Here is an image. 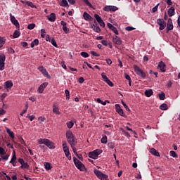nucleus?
<instances>
[{
  "label": "nucleus",
  "mask_w": 180,
  "mask_h": 180,
  "mask_svg": "<svg viewBox=\"0 0 180 180\" xmlns=\"http://www.w3.org/2000/svg\"><path fill=\"white\" fill-rule=\"evenodd\" d=\"M5 43H6V39L0 36V50L4 47Z\"/></svg>",
  "instance_id": "22"
},
{
  "label": "nucleus",
  "mask_w": 180,
  "mask_h": 180,
  "mask_svg": "<svg viewBox=\"0 0 180 180\" xmlns=\"http://www.w3.org/2000/svg\"><path fill=\"white\" fill-rule=\"evenodd\" d=\"M102 154V150L101 149H96L92 152H89V157L90 158H93V160H96L98 158V155Z\"/></svg>",
  "instance_id": "4"
},
{
  "label": "nucleus",
  "mask_w": 180,
  "mask_h": 180,
  "mask_svg": "<svg viewBox=\"0 0 180 180\" xmlns=\"http://www.w3.org/2000/svg\"><path fill=\"white\" fill-rule=\"evenodd\" d=\"M90 53L91 54V56H94V57H100L101 55L94 51H91Z\"/></svg>",
  "instance_id": "40"
},
{
  "label": "nucleus",
  "mask_w": 180,
  "mask_h": 180,
  "mask_svg": "<svg viewBox=\"0 0 180 180\" xmlns=\"http://www.w3.org/2000/svg\"><path fill=\"white\" fill-rule=\"evenodd\" d=\"M60 6H63V8L68 7V1H67V0H62L60 3Z\"/></svg>",
  "instance_id": "28"
},
{
  "label": "nucleus",
  "mask_w": 180,
  "mask_h": 180,
  "mask_svg": "<svg viewBox=\"0 0 180 180\" xmlns=\"http://www.w3.org/2000/svg\"><path fill=\"white\" fill-rule=\"evenodd\" d=\"M63 151L65 153H70V148H68V146H67V142L66 141H63Z\"/></svg>",
  "instance_id": "19"
},
{
  "label": "nucleus",
  "mask_w": 180,
  "mask_h": 180,
  "mask_svg": "<svg viewBox=\"0 0 180 180\" xmlns=\"http://www.w3.org/2000/svg\"><path fill=\"white\" fill-rule=\"evenodd\" d=\"M39 71H40V72H41V74L44 75V77H46V78H51V76H50V75H49V72H47V70H46V68H44L43 66H39L38 68Z\"/></svg>",
  "instance_id": "9"
},
{
  "label": "nucleus",
  "mask_w": 180,
  "mask_h": 180,
  "mask_svg": "<svg viewBox=\"0 0 180 180\" xmlns=\"http://www.w3.org/2000/svg\"><path fill=\"white\" fill-rule=\"evenodd\" d=\"M93 30H94V32H96V33L101 32V28L98 25H94Z\"/></svg>",
  "instance_id": "34"
},
{
  "label": "nucleus",
  "mask_w": 180,
  "mask_h": 180,
  "mask_svg": "<svg viewBox=\"0 0 180 180\" xmlns=\"http://www.w3.org/2000/svg\"><path fill=\"white\" fill-rule=\"evenodd\" d=\"M41 37H42V39H44V37H46V30L41 29Z\"/></svg>",
  "instance_id": "46"
},
{
  "label": "nucleus",
  "mask_w": 180,
  "mask_h": 180,
  "mask_svg": "<svg viewBox=\"0 0 180 180\" xmlns=\"http://www.w3.org/2000/svg\"><path fill=\"white\" fill-rule=\"evenodd\" d=\"M83 1L86 4V5H87V6H89V8H92V4H91L89 1L88 0H83Z\"/></svg>",
  "instance_id": "52"
},
{
  "label": "nucleus",
  "mask_w": 180,
  "mask_h": 180,
  "mask_svg": "<svg viewBox=\"0 0 180 180\" xmlns=\"http://www.w3.org/2000/svg\"><path fill=\"white\" fill-rule=\"evenodd\" d=\"M5 153H6L5 149H4V148H2V147H0V154H1V155H4Z\"/></svg>",
  "instance_id": "59"
},
{
  "label": "nucleus",
  "mask_w": 180,
  "mask_h": 180,
  "mask_svg": "<svg viewBox=\"0 0 180 180\" xmlns=\"http://www.w3.org/2000/svg\"><path fill=\"white\" fill-rule=\"evenodd\" d=\"M65 156L67 157L68 160H71V155L70 154V152L65 153Z\"/></svg>",
  "instance_id": "62"
},
{
  "label": "nucleus",
  "mask_w": 180,
  "mask_h": 180,
  "mask_svg": "<svg viewBox=\"0 0 180 180\" xmlns=\"http://www.w3.org/2000/svg\"><path fill=\"white\" fill-rule=\"evenodd\" d=\"M158 96L160 101H164V99H165V93L159 94Z\"/></svg>",
  "instance_id": "37"
},
{
  "label": "nucleus",
  "mask_w": 180,
  "mask_h": 180,
  "mask_svg": "<svg viewBox=\"0 0 180 180\" xmlns=\"http://www.w3.org/2000/svg\"><path fill=\"white\" fill-rule=\"evenodd\" d=\"M134 70L135 72L137 74V75H139V77H141V78H146V72H144L143 70L140 69L139 66L134 65Z\"/></svg>",
  "instance_id": "5"
},
{
  "label": "nucleus",
  "mask_w": 180,
  "mask_h": 180,
  "mask_svg": "<svg viewBox=\"0 0 180 180\" xmlns=\"http://www.w3.org/2000/svg\"><path fill=\"white\" fill-rule=\"evenodd\" d=\"M101 44H102L103 46H108V41H106V40H102V41H101Z\"/></svg>",
  "instance_id": "64"
},
{
  "label": "nucleus",
  "mask_w": 180,
  "mask_h": 180,
  "mask_svg": "<svg viewBox=\"0 0 180 180\" xmlns=\"http://www.w3.org/2000/svg\"><path fill=\"white\" fill-rule=\"evenodd\" d=\"M160 6V4H158L155 7L153 8L152 11L155 13V12H157L158 11V6Z\"/></svg>",
  "instance_id": "53"
},
{
  "label": "nucleus",
  "mask_w": 180,
  "mask_h": 180,
  "mask_svg": "<svg viewBox=\"0 0 180 180\" xmlns=\"http://www.w3.org/2000/svg\"><path fill=\"white\" fill-rule=\"evenodd\" d=\"M83 17L85 19V20H91V19L92 18L91 15L86 12H84L83 13Z\"/></svg>",
  "instance_id": "25"
},
{
  "label": "nucleus",
  "mask_w": 180,
  "mask_h": 180,
  "mask_svg": "<svg viewBox=\"0 0 180 180\" xmlns=\"http://www.w3.org/2000/svg\"><path fill=\"white\" fill-rule=\"evenodd\" d=\"M94 18L97 22L102 19V18H101V16H99V15H98V14H94Z\"/></svg>",
  "instance_id": "56"
},
{
  "label": "nucleus",
  "mask_w": 180,
  "mask_h": 180,
  "mask_svg": "<svg viewBox=\"0 0 180 180\" xmlns=\"http://www.w3.org/2000/svg\"><path fill=\"white\" fill-rule=\"evenodd\" d=\"M10 164H12L13 167H16V153L15 152L10 161Z\"/></svg>",
  "instance_id": "17"
},
{
  "label": "nucleus",
  "mask_w": 180,
  "mask_h": 180,
  "mask_svg": "<svg viewBox=\"0 0 180 180\" xmlns=\"http://www.w3.org/2000/svg\"><path fill=\"white\" fill-rule=\"evenodd\" d=\"M160 109L161 110H168V105H167L165 103H163V104L160 105Z\"/></svg>",
  "instance_id": "31"
},
{
  "label": "nucleus",
  "mask_w": 180,
  "mask_h": 180,
  "mask_svg": "<svg viewBox=\"0 0 180 180\" xmlns=\"http://www.w3.org/2000/svg\"><path fill=\"white\" fill-rule=\"evenodd\" d=\"M150 153H151L153 155H155V157H160V153L154 148H150Z\"/></svg>",
  "instance_id": "21"
},
{
  "label": "nucleus",
  "mask_w": 180,
  "mask_h": 180,
  "mask_svg": "<svg viewBox=\"0 0 180 180\" xmlns=\"http://www.w3.org/2000/svg\"><path fill=\"white\" fill-rule=\"evenodd\" d=\"M10 18H11V23H13V25H15L16 27L19 28L20 27L19 22L18 21V20H16L15 16L12 15V13H10Z\"/></svg>",
  "instance_id": "10"
},
{
  "label": "nucleus",
  "mask_w": 180,
  "mask_h": 180,
  "mask_svg": "<svg viewBox=\"0 0 180 180\" xmlns=\"http://www.w3.org/2000/svg\"><path fill=\"white\" fill-rule=\"evenodd\" d=\"M80 55L82 57H84V58H88V57H89V54H88L86 52H81Z\"/></svg>",
  "instance_id": "38"
},
{
  "label": "nucleus",
  "mask_w": 180,
  "mask_h": 180,
  "mask_svg": "<svg viewBox=\"0 0 180 180\" xmlns=\"http://www.w3.org/2000/svg\"><path fill=\"white\" fill-rule=\"evenodd\" d=\"M73 162L77 167V169L79 171H84L85 169V165L81 161H79L77 158L73 157Z\"/></svg>",
  "instance_id": "3"
},
{
  "label": "nucleus",
  "mask_w": 180,
  "mask_h": 180,
  "mask_svg": "<svg viewBox=\"0 0 180 180\" xmlns=\"http://www.w3.org/2000/svg\"><path fill=\"white\" fill-rule=\"evenodd\" d=\"M18 161L20 164V168H22V169H29V164L25 162L23 158H20Z\"/></svg>",
  "instance_id": "7"
},
{
  "label": "nucleus",
  "mask_w": 180,
  "mask_h": 180,
  "mask_svg": "<svg viewBox=\"0 0 180 180\" xmlns=\"http://www.w3.org/2000/svg\"><path fill=\"white\" fill-rule=\"evenodd\" d=\"M158 68H160V71L162 72H165V71H167V70L165 69L166 65L164 62L160 61L158 64Z\"/></svg>",
  "instance_id": "15"
},
{
  "label": "nucleus",
  "mask_w": 180,
  "mask_h": 180,
  "mask_svg": "<svg viewBox=\"0 0 180 180\" xmlns=\"http://www.w3.org/2000/svg\"><path fill=\"white\" fill-rule=\"evenodd\" d=\"M134 29L136 28L129 26L125 28V30H127V32H131V30H134Z\"/></svg>",
  "instance_id": "55"
},
{
  "label": "nucleus",
  "mask_w": 180,
  "mask_h": 180,
  "mask_svg": "<svg viewBox=\"0 0 180 180\" xmlns=\"http://www.w3.org/2000/svg\"><path fill=\"white\" fill-rule=\"evenodd\" d=\"M103 11H105V12H110V11H111V6H105L103 8Z\"/></svg>",
  "instance_id": "45"
},
{
  "label": "nucleus",
  "mask_w": 180,
  "mask_h": 180,
  "mask_svg": "<svg viewBox=\"0 0 180 180\" xmlns=\"http://www.w3.org/2000/svg\"><path fill=\"white\" fill-rule=\"evenodd\" d=\"M107 26L108 27V29H110V30H112L115 34H119V31H117V28H116V27L113 26V25H112L111 23H108Z\"/></svg>",
  "instance_id": "12"
},
{
  "label": "nucleus",
  "mask_w": 180,
  "mask_h": 180,
  "mask_svg": "<svg viewBox=\"0 0 180 180\" xmlns=\"http://www.w3.org/2000/svg\"><path fill=\"white\" fill-rule=\"evenodd\" d=\"M5 70V62H0V71Z\"/></svg>",
  "instance_id": "41"
},
{
  "label": "nucleus",
  "mask_w": 180,
  "mask_h": 180,
  "mask_svg": "<svg viewBox=\"0 0 180 180\" xmlns=\"http://www.w3.org/2000/svg\"><path fill=\"white\" fill-rule=\"evenodd\" d=\"M174 29V25H172V19L169 18L167 24V31L172 30Z\"/></svg>",
  "instance_id": "13"
},
{
  "label": "nucleus",
  "mask_w": 180,
  "mask_h": 180,
  "mask_svg": "<svg viewBox=\"0 0 180 180\" xmlns=\"http://www.w3.org/2000/svg\"><path fill=\"white\" fill-rule=\"evenodd\" d=\"M46 120V118L43 117H39L38 118V121L39 123H43V122H44Z\"/></svg>",
  "instance_id": "57"
},
{
  "label": "nucleus",
  "mask_w": 180,
  "mask_h": 180,
  "mask_svg": "<svg viewBox=\"0 0 180 180\" xmlns=\"http://www.w3.org/2000/svg\"><path fill=\"white\" fill-rule=\"evenodd\" d=\"M44 167H45V169H46V171H49V169H51V168H53V167H51V164H50V162H45Z\"/></svg>",
  "instance_id": "29"
},
{
  "label": "nucleus",
  "mask_w": 180,
  "mask_h": 180,
  "mask_svg": "<svg viewBox=\"0 0 180 180\" xmlns=\"http://www.w3.org/2000/svg\"><path fill=\"white\" fill-rule=\"evenodd\" d=\"M94 174L98 176L99 179L101 180H108V175L102 173L101 171L98 169H94Z\"/></svg>",
  "instance_id": "6"
},
{
  "label": "nucleus",
  "mask_w": 180,
  "mask_h": 180,
  "mask_svg": "<svg viewBox=\"0 0 180 180\" xmlns=\"http://www.w3.org/2000/svg\"><path fill=\"white\" fill-rule=\"evenodd\" d=\"M117 112V113H119L120 116H122L123 117H126V115L124 114V112H123V109L119 110Z\"/></svg>",
  "instance_id": "39"
},
{
  "label": "nucleus",
  "mask_w": 180,
  "mask_h": 180,
  "mask_svg": "<svg viewBox=\"0 0 180 180\" xmlns=\"http://www.w3.org/2000/svg\"><path fill=\"white\" fill-rule=\"evenodd\" d=\"M27 4L28 5V6H30L31 8H36V6L33 5V3L30 1H28Z\"/></svg>",
  "instance_id": "60"
},
{
  "label": "nucleus",
  "mask_w": 180,
  "mask_h": 180,
  "mask_svg": "<svg viewBox=\"0 0 180 180\" xmlns=\"http://www.w3.org/2000/svg\"><path fill=\"white\" fill-rule=\"evenodd\" d=\"M47 19L49 20V22H56V13H51L49 15H47Z\"/></svg>",
  "instance_id": "16"
},
{
  "label": "nucleus",
  "mask_w": 180,
  "mask_h": 180,
  "mask_svg": "<svg viewBox=\"0 0 180 180\" xmlns=\"http://www.w3.org/2000/svg\"><path fill=\"white\" fill-rule=\"evenodd\" d=\"M106 84H108V85H109V86H113V82H112V81H110V79H108L107 81H105Z\"/></svg>",
  "instance_id": "54"
},
{
  "label": "nucleus",
  "mask_w": 180,
  "mask_h": 180,
  "mask_svg": "<svg viewBox=\"0 0 180 180\" xmlns=\"http://www.w3.org/2000/svg\"><path fill=\"white\" fill-rule=\"evenodd\" d=\"M34 27H36V24L34 23L29 24L27 26V29H29L30 30H32Z\"/></svg>",
  "instance_id": "42"
},
{
  "label": "nucleus",
  "mask_w": 180,
  "mask_h": 180,
  "mask_svg": "<svg viewBox=\"0 0 180 180\" xmlns=\"http://www.w3.org/2000/svg\"><path fill=\"white\" fill-rule=\"evenodd\" d=\"M39 45V39H35L31 44H30V46L32 49H33V47H34V46H38Z\"/></svg>",
  "instance_id": "27"
},
{
  "label": "nucleus",
  "mask_w": 180,
  "mask_h": 180,
  "mask_svg": "<svg viewBox=\"0 0 180 180\" xmlns=\"http://www.w3.org/2000/svg\"><path fill=\"white\" fill-rule=\"evenodd\" d=\"M67 126L68 127V129H72V127L74 126V122H68L67 123Z\"/></svg>",
  "instance_id": "49"
},
{
  "label": "nucleus",
  "mask_w": 180,
  "mask_h": 180,
  "mask_svg": "<svg viewBox=\"0 0 180 180\" xmlns=\"http://www.w3.org/2000/svg\"><path fill=\"white\" fill-rule=\"evenodd\" d=\"M167 13H168L169 18H172V16H174V15H175V8H174V7L169 8V10L167 11Z\"/></svg>",
  "instance_id": "18"
},
{
  "label": "nucleus",
  "mask_w": 180,
  "mask_h": 180,
  "mask_svg": "<svg viewBox=\"0 0 180 180\" xmlns=\"http://www.w3.org/2000/svg\"><path fill=\"white\" fill-rule=\"evenodd\" d=\"M115 11H117V7H116L115 6H111V11L115 12Z\"/></svg>",
  "instance_id": "63"
},
{
  "label": "nucleus",
  "mask_w": 180,
  "mask_h": 180,
  "mask_svg": "<svg viewBox=\"0 0 180 180\" xmlns=\"http://www.w3.org/2000/svg\"><path fill=\"white\" fill-rule=\"evenodd\" d=\"M5 60H6V57L4 53H0V63H5Z\"/></svg>",
  "instance_id": "32"
},
{
  "label": "nucleus",
  "mask_w": 180,
  "mask_h": 180,
  "mask_svg": "<svg viewBox=\"0 0 180 180\" xmlns=\"http://www.w3.org/2000/svg\"><path fill=\"white\" fill-rule=\"evenodd\" d=\"M121 103H122L124 108L127 110L128 112H130V108H129V106H127V104L124 103L123 101H121Z\"/></svg>",
  "instance_id": "50"
},
{
  "label": "nucleus",
  "mask_w": 180,
  "mask_h": 180,
  "mask_svg": "<svg viewBox=\"0 0 180 180\" xmlns=\"http://www.w3.org/2000/svg\"><path fill=\"white\" fill-rule=\"evenodd\" d=\"M108 146L109 147V148H115V144L112 142H109L108 143Z\"/></svg>",
  "instance_id": "58"
},
{
  "label": "nucleus",
  "mask_w": 180,
  "mask_h": 180,
  "mask_svg": "<svg viewBox=\"0 0 180 180\" xmlns=\"http://www.w3.org/2000/svg\"><path fill=\"white\" fill-rule=\"evenodd\" d=\"M153 94H154V92L153 91V89H151L145 91V95H146V96H147V98H150V96H151V95H153Z\"/></svg>",
  "instance_id": "23"
},
{
  "label": "nucleus",
  "mask_w": 180,
  "mask_h": 180,
  "mask_svg": "<svg viewBox=\"0 0 180 180\" xmlns=\"http://www.w3.org/2000/svg\"><path fill=\"white\" fill-rule=\"evenodd\" d=\"M38 143L39 144H44L45 146H46V147L51 149L56 148V147L54 146V143L50 141V140L47 139H39Z\"/></svg>",
  "instance_id": "2"
},
{
  "label": "nucleus",
  "mask_w": 180,
  "mask_h": 180,
  "mask_svg": "<svg viewBox=\"0 0 180 180\" xmlns=\"http://www.w3.org/2000/svg\"><path fill=\"white\" fill-rule=\"evenodd\" d=\"M66 139L70 146H77V139H75L74 134H72L71 131L66 132Z\"/></svg>",
  "instance_id": "1"
},
{
  "label": "nucleus",
  "mask_w": 180,
  "mask_h": 180,
  "mask_svg": "<svg viewBox=\"0 0 180 180\" xmlns=\"http://www.w3.org/2000/svg\"><path fill=\"white\" fill-rule=\"evenodd\" d=\"M8 96V94L6 93H4L1 96V99L2 101H4V99H5L6 97Z\"/></svg>",
  "instance_id": "61"
},
{
  "label": "nucleus",
  "mask_w": 180,
  "mask_h": 180,
  "mask_svg": "<svg viewBox=\"0 0 180 180\" xmlns=\"http://www.w3.org/2000/svg\"><path fill=\"white\" fill-rule=\"evenodd\" d=\"M71 148L72 149V151L75 155H78V153H77V148H75V145H72Z\"/></svg>",
  "instance_id": "48"
},
{
  "label": "nucleus",
  "mask_w": 180,
  "mask_h": 180,
  "mask_svg": "<svg viewBox=\"0 0 180 180\" xmlns=\"http://www.w3.org/2000/svg\"><path fill=\"white\" fill-rule=\"evenodd\" d=\"M60 25L63 26V30L65 32V33H66V34L70 33V29L67 27V22L65 21H61Z\"/></svg>",
  "instance_id": "14"
},
{
  "label": "nucleus",
  "mask_w": 180,
  "mask_h": 180,
  "mask_svg": "<svg viewBox=\"0 0 180 180\" xmlns=\"http://www.w3.org/2000/svg\"><path fill=\"white\" fill-rule=\"evenodd\" d=\"M6 130L11 139H15V134L13 133V131H11L9 128H6Z\"/></svg>",
  "instance_id": "24"
},
{
  "label": "nucleus",
  "mask_w": 180,
  "mask_h": 180,
  "mask_svg": "<svg viewBox=\"0 0 180 180\" xmlns=\"http://www.w3.org/2000/svg\"><path fill=\"white\" fill-rule=\"evenodd\" d=\"M19 36H20V32L18 30H15L13 34V37L14 39H18V37H19Z\"/></svg>",
  "instance_id": "33"
},
{
  "label": "nucleus",
  "mask_w": 180,
  "mask_h": 180,
  "mask_svg": "<svg viewBox=\"0 0 180 180\" xmlns=\"http://www.w3.org/2000/svg\"><path fill=\"white\" fill-rule=\"evenodd\" d=\"M7 50L10 54H15V50L12 47H7Z\"/></svg>",
  "instance_id": "47"
},
{
  "label": "nucleus",
  "mask_w": 180,
  "mask_h": 180,
  "mask_svg": "<svg viewBox=\"0 0 180 180\" xmlns=\"http://www.w3.org/2000/svg\"><path fill=\"white\" fill-rule=\"evenodd\" d=\"M113 42L115 44H117L118 46H120V44H122V39L119 37L115 36V37H113Z\"/></svg>",
  "instance_id": "20"
},
{
  "label": "nucleus",
  "mask_w": 180,
  "mask_h": 180,
  "mask_svg": "<svg viewBox=\"0 0 180 180\" xmlns=\"http://www.w3.org/2000/svg\"><path fill=\"white\" fill-rule=\"evenodd\" d=\"M65 94L66 95V99L67 100L70 99V91H68V89H66L65 91Z\"/></svg>",
  "instance_id": "51"
},
{
  "label": "nucleus",
  "mask_w": 180,
  "mask_h": 180,
  "mask_svg": "<svg viewBox=\"0 0 180 180\" xmlns=\"http://www.w3.org/2000/svg\"><path fill=\"white\" fill-rule=\"evenodd\" d=\"M49 85V82H44L42 83L38 88V92L39 94H43L44 89H46V87Z\"/></svg>",
  "instance_id": "11"
},
{
  "label": "nucleus",
  "mask_w": 180,
  "mask_h": 180,
  "mask_svg": "<svg viewBox=\"0 0 180 180\" xmlns=\"http://www.w3.org/2000/svg\"><path fill=\"white\" fill-rule=\"evenodd\" d=\"M51 43L52 46H53L54 47H58V46L57 45V42L56 41V39H54V38H53L51 40Z\"/></svg>",
  "instance_id": "43"
},
{
  "label": "nucleus",
  "mask_w": 180,
  "mask_h": 180,
  "mask_svg": "<svg viewBox=\"0 0 180 180\" xmlns=\"http://www.w3.org/2000/svg\"><path fill=\"white\" fill-rule=\"evenodd\" d=\"M53 112L56 113V115H61V112L58 110V108L56 107V105L53 106Z\"/></svg>",
  "instance_id": "30"
},
{
  "label": "nucleus",
  "mask_w": 180,
  "mask_h": 180,
  "mask_svg": "<svg viewBox=\"0 0 180 180\" xmlns=\"http://www.w3.org/2000/svg\"><path fill=\"white\" fill-rule=\"evenodd\" d=\"M170 155L171 157H173V158H178V155H176V153L174 150L170 151Z\"/></svg>",
  "instance_id": "36"
},
{
  "label": "nucleus",
  "mask_w": 180,
  "mask_h": 180,
  "mask_svg": "<svg viewBox=\"0 0 180 180\" xmlns=\"http://www.w3.org/2000/svg\"><path fill=\"white\" fill-rule=\"evenodd\" d=\"M101 77H102L103 81H104V82H105V81L109 79V78H108V76H106V75L105 73H102Z\"/></svg>",
  "instance_id": "44"
},
{
  "label": "nucleus",
  "mask_w": 180,
  "mask_h": 180,
  "mask_svg": "<svg viewBox=\"0 0 180 180\" xmlns=\"http://www.w3.org/2000/svg\"><path fill=\"white\" fill-rule=\"evenodd\" d=\"M101 141L103 144H106V143H108V136H106V135L103 136V139H101Z\"/></svg>",
  "instance_id": "35"
},
{
  "label": "nucleus",
  "mask_w": 180,
  "mask_h": 180,
  "mask_svg": "<svg viewBox=\"0 0 180 180\" xmlns=\"http://www.w3.org/2000/svg\"><path fill=\"white\" fill-rule=\"evenodd\" d=\"M157 23L160 26L159 27L160 30H164L167 27V22L164 21V19H161V18L158 19Z\"/></svg>",
  "instance_id": "8"
},
{
  "label": "nucleus",
  "mask_w": 180,
  "mask_h": 180,
  "mask_svg": "<svg viewBox=\"0 0 180 180\" xmlns=\"http://www.w3.org/2000/svg\"><path fill=\"white\" fill-rule=\"evenodd\" d=\"M5 86L6 88H12V86H13V83H12V81H6L5 82Z\"/></svg>",
  "instance_id": "26"
}]
</instances>
